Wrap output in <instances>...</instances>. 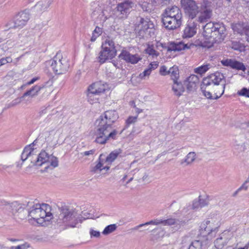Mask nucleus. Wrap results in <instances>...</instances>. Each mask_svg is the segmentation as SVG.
Wrapping results in <instances>:
<instances>
[{
	"label": "nucleus",
	"instance_id": "nucleus-6",
	"mask_svg": "<svg viewBox=\"0 0 249 249\" xmlns=\"http://www.w3.org/2000/svg\"><path fill=\"white\" fill-rule=\"evenodd\" d=\"M117 54L115 43L109 37L106 39L102 45V50L98 57V61L100 64H103L108 59H112Z\"/></svg>",
	"mask_w": 249,
	"mask_h": 249
},
{
	"label": "nucleus",
	"instance_id": "nucleus-57",
	"mask_svg": "<svg viewBox=\"0 0 249 249\" xmlns=\"http://www.w3.org/2000/svg\"><path fill=\"white\" fill-rule=\"evenodd\" d=\"M232 48L234 50H238L239 49L240 44L237 42H233L232 43Z\"/></svg>",
	"mask_w": 249,
	"mask_h": 249
},
{
	"label": "nucleus",
	"instance_id": "nucleus-5",
	"mask_svg": "<svg viewBox=\"0 0 249 249\" xmlns=\"http://www.w3.org/2000/svg\"><path fill=\"white\" fill-rule=\"evenodd\" d=\"M225 31V26L218 23H209L204 27V33L206 36L213 39L210 41L213 43V46L214 43H219L224 40Z\"/></svg>",
	"mask_w": 249,
	"mask_h": 249
},
{
	"label": "nucleus",
	"instance_id": "nucleus-32",
	"mask_svg": "<svg viewBox=\"0 0 249 249\" xmlns=\"http://www.w3.org/2000/svg\"><path fill=\"white\" fill-rule=\"evenodd\" d=\"M168 74H170L171 78L173 81L178 80L179 78V70L177 66H173L168 70Z\"/></svg>",
	"mask_w": 249,
	"mask_h": 249
},
{
	"label": "nucleus",
	"instance_id": "nucleus-24",
	"mask_svg": "<svg viewBox=\"0 0 249 249\" xmlns=\"http://www.w3.org/2000/svg\"><path fill=\"white\" fill-rule=\"evenodd\" d=\"M247 25H248V24L243 22H238L232 23L231 24V28L234 33H236L240 35H246V30Z\"/></svg>",
	"mask_w": 249,
	"mask_h": 249
},
{
	"label": "nucleus",
	"instance_id": "nucleus-52",
	"mask_svg": "<svg viewBox=\"0 0 249 249\" xmlns=\"http://www.w3.org/2000/svg\"><path fill=\"white\" fill-rule=\"evenodd\" d=\"M24 98H21V96L19 98H16L11 102V106H14L20 103Z\"/></svg>",
	"mask_w": 249,
	"mask_h": 249
},
{
	"label": "nucleus",
	"instance_id": "nucleus-23",
	"mask_svg": "<svg viewBox=\"0 0 249 249\" xmlns=\"http://www.w3.org/2000/svg\"><path fill=\"white\" fill-rule=\"evenodd\" d=\"M49 155L45 150H42L38 155L36 160L34 164L36 166H41L43 163L50 161Z\"/></svg>",
	"mask_w": 249,
	"mask_h": 249
},
{
	"label": "nucleus",
	"instance_id": "nucleus-36",
	"mask_svg": "<svg viewBox=\"0 0 249 249\" xmlns=\"http://www.w3.org/2000/svg\"><path fill=\"white\" fill-rule=\"evenodd\" d=\"M117 227L116 224H110L107 226L104 230L102 233L104 235H107L115 231Z\"/></svg>",
	"mask_w": 249,
	"mask_h": 249
},
{
	"label": "nucleus",
	"instance_id": "nucleus-4",
	"mask_svg": "<svg viewBox=\"0 0 249 249\" xmlns=\"http://www.w3.org/2000/svg\"><path fill=\"white\" fill-rule=\"evenodd\" d=\"M32 204L29 206L27 210L28 215L34 220L38 223L40 219H45V220L49 221L52 218V213H51V207L47 204H42L36 203L30 201Z\"/></svg>",
	"mask_w": 249,
	"mask_h": 249
},
{
	"label": "nucleus",
	"instance_id": "nucleus-25",
	"mask_svg": "<svg viewBox=\"0 0 249 249\" xmlns=\"http://www.w3.org/2000/svg\"><path fill=\"white\" fill-rule=\"evenodd\" d=\"M196 155L195 152H189L185 158L180 161V164L188 166L191 164L196 159Z\"/></svg>",
	"mask_w": 249,
	"mask_h": 249
},
{
	"label": "nucleus",
	"instance_id": "nucleus-27",
	"mask_svg": "<svg viewBox=\"0 0 249 249\" xmlns=\"http://www.w3.org/2000/svg\"><path fill=\"white\" fill-rule=\"evenodd\" d=\"M44 87V86H40L36 85L30 89L26 91L21 96V98H24L25 96H30L32 97L37 95L38 92Z\"/></svg>",
	"mask_w": 249,
	"mask_h": 249
},
{
	"label": "nucleus",
	"instance_id": "nucleus-2",
	"mask_svg": "<svg viewBox=\"0 0 249 249\" xmlns=\"http://www.w3.org/2000/svg\"><path fill=\"white\" fill-rule=\"evenodd\" d=\"M180 4L185 15L189 20L196 18V21L205 23L208 22L212 17V2L208 0H203L200 8L195 0H181Z\"/></svg>",
	"mask_w": 249,
	"mask_h": 249
},
{
	"label": "nucleus",
	"instance_id": "nucleus-56",
	"mask_svg": "<svg viewBox=\"0 0 249 249\" xmlns=\"http://www.w3.org/2000/svg\"><path fill=\"white\" fill-rule=\"evenodd\" d=\"M10 249H26V247L24 245H18L17 247L12 246L10 248Z\"/></svg>",
	"mask_w": 249,
	"mask_h": 249
},
{
	"label": "nucleus",
	"instance_id": "nucleus-37",
	"mask_svg": "<svg viewBox=\"0 0 249 249\" xmlns=\"http://www.w3.org/2000/svg\"><path fill=\"white\" fill-rule=\"evenodd\" d=\"M137 120V116H129L125 122V127L122 130L120 134L123 131L124 129L127 128L131 124L135 123Z\"/></svg>",
	"mask_w": 249,
	"mask_h": 249
},
{
	"label": "nucleus",
	"instance_id": "nucleus-7",
	"mask_svg": "<svg viewBox=\"0 0 249 249\" xmlns=\"http://www.w3.org/2000/svg\"><path fill=\"white\" fill-rule=\"evenodd\" d=\"M53 70L57 74H61L66 72L69 68L70 64L66 58H63L61 53H57L53 58L48 62Z\"/></svg>",
	"mask_w": 249,
	"mask_h": 249
},
{
	"label": "nucleus",
	"instance_id": "nucleus-39",
	"mask_svg": "<svg viewBox=\"0 0 249 249\" xmlns=\"http://www.w3.org/2000/svg\"><path fill=\"white\" fill-rule=\"evenodd\" d=\"M184 85L186 86L187 90L188 92L195 90L197 86V85L191 83V82H187V80L184 81Z\"/></svg>",
	"mask_w": 249,
	"mask_h": 249
},
{
	"label": "nucleus",
	"instance_id": "nucleus-47",
	"mask_svg": "<svg viewBox=\"0 0 249 249\" xmlns=\"http://www.w3.org/2000/svg\"><path fill=\"white\" fill-rule=\"evenodd\" d=\"M198 200L200 202V206L202 207H205L208 205V201L207 199H203L201 198V196H199Z\"/></svg>",
	"mask_w": 249,
	"mask_h": 249
},
{
	"label": "nucleus",
	"instance_id": "nucleus-44",
	"mask_svg": "<svg viewBox=\"0 0 249 249\" xmlns=\"http://www.w3.org/2000/svg\"><path fill=\"white\" fill-rule=\"evenodd\" d=\"M191 208L194 210H197L200 208H201L200 202H199L198 199H196L193 201Z\"/></svg>",
	"mask_w": 249,
	"mask_h": 249
},
{
	"label": "nucleus",
	"instance_id": "nucleus-1",
	"mask_svg": "<svg viewBox=\"0 0 249 249\" xmlns=\"http://www.w3.org/2000/svg\"><path fill=\"white\" fill-rule=\"evenodd\" d=\"M119 118L115 110H107L101 115L95 122V142L104 144L110 140L117 139V131L114 129L110 132L113 124Z\"/></svg>",
	"mask_w": 249,
	"mask_h": 249
},
{
	"label": "nucleus",
	"instance_id": "nucleus-51",
	"mask_svg": "<svg viewBox=\"0 0 249 249\" xmlns=\"http://www.w3.org/2000/svg\"><path fill=\"white\" fill-rule=\"evenodd\" d=\"M158 66L157 62H153L151 63L148 66V68L152 71V70L156 69Z\"/></svg>",
	"mask_w": 249,
	"mask_h": 249
},
{
	"label": "nucleus",
	"instance_id": "nucleus-64",
	"mask_svg": "<svg viewBox=\"0 0 249 249\" xmlns=\"http://www.w3.org/2000/svg\"><path fill=\"white\" fill-rule=\"evenodd\" d=\"M249 242L244 247L239 248L238 249H249Z\"/></svg>",
	"mask_w": 249,
	"mask_h": 249
},
{
	"label": "nucleus",
	"instance_id": "nucleus-30",
	"mask_svg": "<svg viewBox=\"0 0 249 249\" xmlns=\"http://www.w3.org/2000/svg\"><path fill=\"white\" fill-rule=\"evenodd\" d=\"M192 46H195L196 47H201L203 48H210L213 47V43H211V41H207L206 40L203 41V40H200V39H196L195 41L193 43H191L189 45L190 48Z\"/></svg>",
	"mask_w": 249,
	"mask_h": 249
},
{
	"label": "nucleus",
	"instance_id": "nucleus-3",
	"mask_svg": "<svg viewBox=\"0 0 249 249\" xmlns=\"http://www.w3.org/2000/svg\"><path fill=\"white\" fill-rule=\"evenodd\" d=\"M58 213L55 216L52 215L54 222L61 226L64 224L67 228H74L77 224L82 222L75 209L64 205L58 208Z\"/></svg>",
	"mask_w": 249,
	"mask_h": 249
},
{
	"label": "nucleus",
	"instance_id": "nucleus-15",
	"mask_svg": "<svg viewBox=\"0 0 249 249\" xmlns=\"http://www.w3.org/2000/svg\"><path fill=\"white\" fill-rule=\"evenodd\" d=\"M14 18L17 26L18 28H21L27 24L30 19V14L28 11L24 10L19 12Z\"/></svg>",
	"mask_w": 249,
	"mask_h": 249
},
{
	"label": "nucleus",
	"instance_id": "nucleus-20",
	"mask_svg": "<svg viewBox=\"0 0 249 249\" xmlns=\"http://www.w3.org/2000/svg\"><path fill=\"white\" fill-rule=\"evenodd\" d=\"M208 86L204 85V84L202 83V84L201 85V90L203 93V94L208 99H219L224 93L225 89L226 87V84H223V86H222L221 88V92L219 93V95H217V92H216L215 93V96H213L211 93L209 91H207L206 90V87H208Z\"/></svg>",
	"mask_w": 249,
	"mask_h": 249
},
{
	"label": "nucleus",
	"instance_id": "nucleus-12",
	"mask_svg": "<svg viewBox=\"0 0 249 249\" xmlns=\"http://www.w3.org/2000/svg\"><path fill=\"white\" fill-rule=\"evenodd\" d=\"M107 88L106 84H104L102 81L93 83L88 88V97L89 99L92 100V98L94 96L99 95L101 93L104 92Z\"/></svg>",
	"mask_w": 249,
	"mask_h": 249
},
{
	"label": "nucleus",
	"instance_id": "nucleus-16",
	"mask_svg": "<svg viewBox=\"0 0 249 249\" xmlns=\"http://www.w3.org/2000/svg\"><path fill=\"white\" fill-rule=\"evenodd\" d=\"M230 240L229 231H224L214 241V246L217 249H222Z\"/></svg>",
	"mask_w": 249,
	"mask_h": 249
},
{
	"label": "nucleus",
	"instance_id": "nucleus-31",
	"mask_svg": "<svg viewBox=\"0 0 249 249\" xmlns=\"http://www.w3.org/2000/svg\"><path fill=\"white\" fill-rule=\"evenodd\" d=\"M122 150L121 149H117L112 151L106 158V161L108 163H111L115 160L118 156L122 153Z\"/></svg>",
	"mask_w": 249,
	"mask_h": 249
},
{
	"label": "nucleus",
	"instance_id": "nucleus-40",
	"mask_svg": "<svg viewBox=\"0 0 249 249\" xmlns=\"http://www.w3.org/2000/svg\"><path fill=\"white\" fill-rule=\"evenodd\" d=\"M16 21L13 18V20H9L7 23L5 24V27L6 30H9L10 29H16L18 28V26L15 24Z\"/></svg>",
	"mask_w": 249,
	"mask_h": 249
},
{
	"label": "nucleus",
	"instance_id": "nucleus-11",
	"mask_svg": "<svg viewBox=\"0 0 249 249\" xmlns=\"http://www.w3.org/2000/svg\"><path fill=\"white\" fill-rule=\"evenodd\" d=\"M226 80L223 74L219 72H216L212 73L207 77L204 78L202 80V83L204 85L211 86V85H218L220 83H222V85L225 84Z\"/></svg>",
	"mask_w": 249,
	"mask_h": 249
},
{
	"label": "nucleus",
	"instance_id": "nucleus-42",
	"mask_svg": "<svg viewBox=\"0 0 249 249\" xmlns=\"http://www.w3.org/2000/svg\"><path fill=\"white\" fill-rule=\"evenodd\" d=\"M187 82H191L196 85H197L199 82V78L195 74H192L187 78Z\"/></svg>",
	"mask_w": 249,
	"mask_h": 249
},
{
	"label": "nucleus",
	"instance_id": "nucleus-62",
	"mask_svg": "<svg viewBox=\"0 0 249 249\" xmlns=\"http://www.w3.org/2000/svg\"><path fill=\"white\" fill-rule=\"evenodd\" d=\"M98 36H97V35H95L94 33H92V36L91 37L90 40L92 42L94 41Z\"/></svg>",
	"mask_w": 249,
	"mask_h": 249
},
{
	"label": "nucleus",
	"instance_id": "nucleus-29",
	"mask_svg": "<svg viewBox=\"0 0 249 249\" xmlns=\"http://www.w3.org/2000/svg\"><path fill=\"white\" fill-rule=\"evenodd\" d=\"M211 223L210 220H207L201 224L200 230L201 231V232L202 233H204V231L206 232V234H210L213 231H214L215 230L217 229V228H215L214 230H213L211 226L209 225Z\"/></svg>",
	"mask_w": 249,
	"mask_h": 249
},
{
	"label": "nucleus",
	"instance_id": "nucleus-53",
	"mask_svg": "<svg viewBox=\"0 0 249 249\" xmlns=\"http://www.w3.org/2000/svg\"><path fill=\"white\" fill-rule=\"evenodd\" d=\"M102 33V28L96 26L94 30L93 31L92 33H94L97 36H99Z\"/></svg>",
	"mask_w": 249,
	"mask_h": 249
},
{
	"label": "nucleus",
	"instance_id": "nucleus-8",
	"mask_svg": "<svg viewBox=\"0 0 249 249\" xmlns=\"http://www.w3.org/2000/svg\"><path fill=\"white\" fill-rule=\"evenodd\" d=\"M186 222L185 220L176 219V218H168L164 220L161 219H156L152 220L150 221L147 222L143 224H140L136 226L134 229L135 230H138L140 228L144 226H147L149 225H158L160 224H162L165 226H174V228H175L176 230H178L181 228V227L184 226Z\"/></svg>",
	"mask_w": 249,
	"mask_h": 249
},
{
	"label": "nucleus",
	"instance_id": "nucleus-60",
	"mask_svg": "<svg viewBox=\"0 0 249 249\" xmlns=\"http://www.w3.org/2000/svg\"><path fill=\"white\" fill-rule=\"evenodd\" d=\"M246 36L247 38V40L248 42H249V24H248V25H247V27H246Z\"/></svg>",
	"mask_w": 249,
	"mask_h": 249
},
{
	"label": "nucleus",
	"instance_id": "nucleus-17",
	"mask_svg": "<svg viewBox=\"0 0 249 249\" xmlns=\"http://www.w3.org/2000/svg\"><path fill=\"white\" fill-rule=\"evenodd\" d=\"M197 23L192 20H188V24L184 30L183 38H190L196 33Z\"/></svg>",
	"mask_w": 249,
	"mask_h": 249
},
{
	"label": "nucleus",
	"instance_id": "nucleus-18",
	"mask_svg": "<svg viewBox=\"0 0 249 249\" xmlns=\"http://www.w3.org/2000/svg\"><path fill=\"white\" fill-rule=\"evenodd\" d=\"M32 204L30 201L25 200L24 202L20 203L18 201H14L10 204V207L13 213H19L23 211L24 209L28 208L29 205Z\"/></svg>",
	"mask_w": 249,
	"mask_h": 249
},
{
	"label": "nucleus",
	"instance_id": "nucleus-58",
	"mask_svg": "<svg viewBox=\"0 0 249 249\" xmlns=\"http://www.w3.org/2000/svg\"><path fill=\"white\" fill-rule=\"evenodd\" d=\"M39 79V77H35L32 78L30 81L27 83V85H30L33 84L36 81L38 80Z\"/></svg>",
	"mask_w": 249,
	"mask_h": 249
},
{
	"label": "nucleus",
	"instance_id": "nucleus-59",
	"mask_svg": "<svg viewBox=\"0 0 249 249\" xmlns=\"http://www.w3.org/2000/svg\"><path fill=\"white\" fill-rule=\"evenodd\" d=\"M157 47L161 46L162 48L166 49L168 51V48L169 47V45L167 46L165 43H157Z\"/></svg>",
	"mask_w": 249,
	"mask_h": 249
},
{
	"label": "nucleus",
	"instance_id": "nucleus-13",
	"mask_svg": "<svg viewBox=\"0 0 249 249\" xmlns=\"http://www.w3.org/2000/svg\"><path fill=\"white\" fill-rule=\"evenodd\" d=\"M118 57L127 63L137 64L142 59L138 54H132L126 50H123Z\"/></svg>",
	"mask_w": 249,
	"mask_h": 249
},
{
	"label": "nucleus",
	"instance_id": "nucleus-46",
	"mask_svg": "<svg viewBox=\"0 0 249 249\" xmlns=\"http://www.w3.org/2000/svg\"><path fill=\"white\" fill-rule=\"evenodd\" d=\"M151 72L150 69L148 68L146 69L142 73H141L139 75V77L141 79L144 78L145 76H149Z\"/></svg>",
	"mask_w": 249,
	"mask_h": 249
},
{
	"label": "nucleus",
	"instance_id": "nucleus-19",
	"mask_svg": "<svg viewBox=\"0 0 249 249\" xmlns=\"http://www.w3.org/2000/svg\"><path fill=\"white\" fill-rule=\"evenodd\" d=\"M181 14H182L181 10L178 6L174 5L167 7L162 13V16L171 17L172 18L173 16L177 15V18H178Z\"/></svg>",
	"mask_w": 249,
	"mask_h": 249
},
{
	"label": "nucleus",
	"instance_id": "nucleus-10",
	"mask_svg": "<svg viewBox=\"0 0 249 249\" xmlns=\"http://www.w3.org/2000/svg\"><path fill=\"white\" fill-rule=\"evenodd\" d=\"M138 27L139 29L140 35L142 36H151L154 35V25L148 18H140Z\"/></svg>",
	"mask_w": 249,
	"mask_h": 249
},
{
	"label": "nucleus",
	"instance_id": "nucleus-54",
	"mask_svg": "<svg viewBox=\"0 0 249 249\" xmlns=\"http://www.w3.org/2000/svg\"><path fill=\"white\" fill-rule=\"evenodd\" d=\"M95 152V149H91V150H90L89 151H85V152L81 153V154L83 155V156H89L90 155L94 154Z\"/></svg>",
	"mask_w": 249,
	"mask_h": 249
},
{
	"label": "nucleus",
	"instance_id": "nucleus-26",
	"mask_svg": "<svg viewBox=\"0 0 249 249\" xmlns=\"http://www.w3.org/2000/svg\"><path fill=\"white\" fill-rule=\"evenodd\" d=\"M34 145V142L24 148L21 155V159L23 161H24L28 158L30 157L32 155V153L34 150L33 148Z\"/></svg>",
	"mask_w": 249,
	"mask_h": 249
},
{
	"label": "nucleus",
	"instance_id": "nucleus-43",
	"mask_svg": "<svg viewBox=\"0 0 249 249\" xmlns=\"http://www.w3.org/2000/svg\"><path fill=\"white\" fill-rule=\"evenodd\" d=\"M237 94L240 96L249 98V89L246 88H243L238 91Z\"/></svg>",
	"mask_w": 249,
	"mask_h": 249
},
{
	"label": "nucleus",
	"instance_id": "nucleus-50",
	"mask_svg": "<svg viewBox=\"0 0 249 249\" xmlns=\"http://www.w3.org/2000/svg\"><path fill=\"white\" fill-rule=\"evenodd\" d=\"M172 18L177 23H178L180 25H181L182 24V14L180 15V16L178 17V18H177V16H173L172 17Z\"/></svg>",
	"mask_w": 249,
	"mask_h": 249
},
{
	"label": "nucleus",
	"instance_id": "nucleus-33",
	"mask_svg": "<svg viewBox=\"0 0 249 249\" xmlns=\"http://www.w3.org/2000/svg\"><path fill=\"white\" fill-rule=\"evenodd\" d=\"M206 244H205V245ZM204 247V242L199 240L193 241L190 245L188 249H203Z\"/></svg>",
	"mask_w": 249,
	"mask_h": 249
},
{
	"label": "nucleus",
	"instance_id": "nucleus-38",
	"mask_svg": "<svg viewBox=\"0 0 249 249\" xmlns=\"http://www.w3.org/2000/svg\"><path fill=\"white\" fill-rule=\"evenodd\" d=\"M209 66L207 65H202L195 69V72L196 73L202 74L209 70Z\"/></svg>",
	"mask_w": 249,
	"mask_h": 249
},
{
	"label": "nucleus",
	"instance_id": "nucleus-14",
	"mask_svg": "<svg viewBox=\"0 0 249 249\" xmlns=\"http://www.w3.org/2000/svg\"><path fill=\"white\" fill-rule=\"evenodd\" d=\"M223 66L229 67L232 69L245 71L246 68L242 62L232 59H225L221 61Z\"/></svg>",
	"mask_w": 249,
	"mask_h": 249
},
{
	"label": "nucleus",
	"instance_id": "nucleus-28",
	"mask_svg": "<svg viewBox=\"0 0 249 249\" xmlns=\"http://www.w3.org/2000/svg\"><path fill=\"white\" fill-rule=\"evenodd\" d=\"M173 82L174 84L172 86V90L174 94L179 97L184 91V88L181 82H178V80L173 81Z\"/></svg>",
	"mask_w": 249,
	"mask_h": 249
},
{
	"label": "nucleus",
	"instance_id": "nucleus-9",
	"mask_svg": "<svg viewBox=\"0 0 249 249\" xmlns=\"http://www.w3.org/2000/svg\"><path fill=\"white\" fill-rule=\"evenodd\" d=\"M134 6V3L129 0H124L118 3L115 8L116 16L119 18H126Z\"/></svg>",
	"mask_w": 249,
	"mask_h": 249
},
{
	"label": "nucleus",
	"instance_id": "nucleus-34",
	"mask_svg": "<svg viewBox=\"0 0 249 249\" xmlns=\"http://www.w3.org/2000/svg\"><path fill=\"white\" fill-rule=\"evenodd\" d=\"M102 156V155H100L99 159L96 161L97 164L94 166H92L90 169V172L93 173H96L97 171H101L103 170V169H102V167H103V163L101 161V157Z\"/></svg>",
	"mask_w": 249,
	"mask_h": 249
},
{
	"label": "nucleus",
	"instance_id": "nucleus-49",
	"mask_svg": "<svg viewBox=\"0 0 249 249\" xmlns=\"http://www.w3.org/2000/svg\"><path fill=\"white\" fill-rule=\"evenodd\" d=\"M160 73L161 75L165 76L168 74V71L165 66H162L160 70Z\"/></svg>",
	"mask_w": 249,
	"mask_h": 249
},
{
	"label": "nucleus",
	"instance_id": "nucleus-55",
	"mask_svg": "<svg viewBox=\"0 0 249 249\" xmlns=\"http://www.w3.org/2000/svg\"><path fill=\"white\" fill-rule=\"evenodd\" d=\"M249 182V179H248L239 188V189H240V190L242 189H244L245 190H247L248 188V186L247 185V183Z\"/></svg>",
	"mask_w": 249,
	"mask_h": 249
},
{
	"label": "nucleus",
	"instance_id": "nucleus-35",
	"mask_svg": "<svg viewBox=\"0 0 249 249\" xmlns=\"http://www.w3.org/2000/svg\"><path fill=\"white\" fill-rule=\"evenodd\" d=\"M145 51L146 53L152 55L153 57H157L160 54L159 53L154 49L153 45H148Z\"/></svg>",
	"mask_w": 249,
	"mask_h": 249
},
{
	"label": "nucleus",
	"instance_id": "nucleus-21",
	"mask_svg": "<svg viewBox=\"0 0 249 249\" xmlns=\"http://www.w3.org/2000/svg\"><path fill=\"white\" fill-rule=\"evenodd\" d=\"M162 22L165 28L169 30H173L181 26L179 24L177 23L171 17L162 16Z\"/></svg>",
	"mask_w": 249,
	"mask_h": 249
},
{
	"label": "nucleus",
	"instance_id": "nucleus-48",
	"mask_svg": "<svg viewBox=\"0 0 249 249\" xmlns=\"http://www.w3.org/2000/svg\"><path fill=\"white\" fill-rule=\"evenodd\" d=\"M89 234L91 237H94L98 238L100 236V232L99 231H95L93 229H90Z\"/></svg>",
	"mask_w": 249,
	"mask_h": 249
},
{
	"label": "nucleus",
	"instance_id": "nucleus-63",
	"mask_svg": "<svg viewBox=\"0 0 249 249\" xmlns=\"http://www.w3.org/2000/svg\"><path fill=\"white\" fill-rule=\"evenodd\" d=\"M84 216H86V217H81L82 218H81L82 221H83V220H85L87 218H89V215L90 214L89 213H85L83 214Z\"/></svg>",
	"mask_w": 249,
	"mask_h": 249
},
{
	"label": "nucleus",
	"instance_id": "nucleus-61",
	"mask_svg": "<svg viewBox=\"0 0 249 249\" xmlns=\"http://www.w3.org/2000/svg\"><path fill=\"white\" fill-rule=\"evenodd\" d=\"M11 166L10 165V166H6V165H0V171L2 170H6L7 168H10L11 167Z\"/></svg>",
	"mask_w": 249,
	"mask_h": 249
},
{
	"label": "nucleus",
	"instance_id": "nucleus-22",
	"mask_svg": "<svg viewBox=\"0 0 249 249\" xmlns=\"http://www.w3.org/2000/svg\"><path fill=\"white\" fill-rule=\"evenodd\" d=\"M190 48V46H188V44H184L182 41L179 42L178 43L172 42H170L169 44L168 52H171L172 51H180L186 49Z\"/></svg>",
	"mask_w": 249,
	"mask_h": 249
},
{
	"label": "nucleus",
	"instance_id": "nucleus-41",
	"mask_svg": "<svg viewBox=\"0 0 249 249\" xmlns=\"http://www.w3.org/2000/svg\"><path fill=\"white\" fill-rule=\"evenodd\" d=\"M51 166L53 168L57 167L58 166V158L53 155H50V157Z\"/></svg>",
	"mask_w": 249,
	"mask_h": 249
},
{
	"label": "nucleus",
	"instance_id": "nucleus-45",
	"mask_svg": "<svg viewBox=\"0 0 249 249\" xmlns=\"http://www.w3.org/2000/svg\"><path fill=\"white\" fill-rule=\"evenodd\" d=\"M12 61V59L11 57H3L0 59V67L8 63H11Z\"/></svg>",
	"mask_w": 249,
	"mask_h": 249
}]
</instances>
